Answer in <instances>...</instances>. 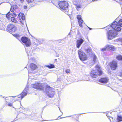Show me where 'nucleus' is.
Segmentation results:
<instances>
[{
  "label": "nucleus",
  "mask_w": 122,
  "mask_h": 122,
  "mask_svg": "<svg viewBox=\"0 0 122 122\" xmlns=\"http://www.w3.org/2000/svg\"><path fill=\"white\" fill-rule=\"evenodd\" d=\"M120 26L122 27V19H120L118 22H114L111 25V27L114 30H110L107 32V38L109 40L115 38L117 35V34L116 31H119L121 30Z\"/></svg>",
  "instance_id": "1"
},
{
  "label": "nucleus",
  "mask_w": 122,
  "mask_h": 122,
  "mask_svg": "<svg viewBox=\"0 0 122 122\" xmlns=\"http://www.w3.org/2000/svg\"><path fill=\"white\" fill-rule=\"evenodd\" d=\"M95 67L96 69H92L90 73V75L92 78H96L98 76L102 75L103 74V72L98 65H96Z\"/></svg>",
  "instance_id": "2"
},
{
  "label": "nucleus",
  "mask_w": 122,
  "mask_h": 122,
  "mask_svg": "<svg viewBox=\"0 0 122 122\" xmlns=\"http://www.w3.org/2000/svg\"><path fill=\"white\" fill-rule=\"evenodd\" d=\"M27 91L26 90H24L19 95L15 97H11V101L12 102L21 100L27 94Z\"/></svg>",
  "instance_id": "3"
},
{
  "label": "nucleus",
  "mask_w": 122,
  "mask_h": 122,
  "mask_svg": "<svg viewBox=\"0 0 122 122\" xmlns=\"http://www.w3.org/2000/svg\"><path fill=\"white\" fill-rule=\"evenodd\" d=\"M58 4L60 9L61 10H65L67 9L69 6V3L65 0L59 1Z\"/></svg>",
  "instance_id": "4"
},
{
  "label": "nucleus",
  "mask_w": 122,
  "mask_h": 122,
  "mask_svg": "<svg viewBox=\"0 0 122 122\" xmlns=\"http://www.w3.org/2000/svg\"><path fill=\"white\" fill-rule=\"evenodd\" d=\"M79 57L80 59L82 61L86 60L87 59V56L86 54L81 49L78 51Z\"/></svg>",
  "instance_id": "5"
},
{
  "label": "nucleus",
  "mask_w": 122,
  "mask_h": 122,
  "mask_svg": "<svg viewBox=\"0 0 122 122\" xmlns=\"http://www.w3.org/2000/svg\"><path fill=\"white\" fill-rule=\"evenodd\" d=\"M6 29L8 31L12 34L14 36L16 35L13 34L14 32H15L17 30L16 27L13 24L8 25Z\"/></svg>",
  "instance_id": "6"
},
{
  "label": "nucleus",
  "mask_w": 122,
  "mask_h": 122,
  "mask_svg": "<svg viewBox=\"0 0 122 122\" xmlns=\"http://www.w3.org/2000/svg\"><path fill=\"white\" fill-rule=\"evenodd\" d=\"M109 65L112 70H115L118 67V63L116 60H113L110 62Z\"/></svg>",
  "instance_id": "7"
},
{
  "label": "nucleus",
  "mask_w": 122,
  "mask_h": 122,
  "mask_svg": "<svg viewBox=\"0 0 122 122\" xmlns=\"http://www.w3.org/2000/svg\"><path fill=\"white\" fill-rule=\"evenodd\" d=\"M21 40L22 42L25 44L26 46L30 47V46L31 42L30 40L27 37H22L21 38Z\"/></svg>",
  "instance_id": "8"
},
{
  "label": "nucleus",
  "mask_w": 122,
  "mask_h": 122,
  "mask_svg": "<svg viewBox=\"0 0 122 122\" xmlns=\"http://www.w3.org/2000/svg\"><path fill=\"white\" fill-rule=\"evenodd\" d=\"M32 87L34 88L38 89L40 90H43L44 88L41 84L38 83H36L32 84Z\"/></svg>",
  "instance_id": "9"
},
{
  "label": "nucleus",
  "mask_w": 122,
  "mask_h": 122,
  "mask_svg": "<svg viewBox=\"0 0 122 122\" xmlns=\"http://www.w3.org/2000/svg\"><path fill=\"white\" fill-rule=\"evenodd\" d=\"M109 80L108 77H105L101 78L98 80V81L103 84H106L108 82Z\"/></svg>",
  "instance_id": "10"
},
{
  "label": "nucleus",
  "mask_w": 122,
  "mask_h": 122,
  "mask_svg": "<svg viewBox=\"0 0 122 122\" xmlns=\"http://www.w3.org/2000/svg\"><path fill=\"white\" fill-rule=\"evenodd\" d=\"M77 18L78 20L79 26L81 27H83L82 24L83 21L81 18V16L80 15H78L77 16Z\"/></svg>",
  "instance_id": "11"
},
{
  "label": "nucleus",
  "mask_w": 122,
  "mask_h": 122,
  "mask_svg": "<svg viewBox=\"0 0 122 122\" xmlns=\"http://www.w3.org/2000/svg\"><path fill=\"white\" fill-rule=\"evenodd\" d=\"M84 41V40L82 38H80L79 40H77L76 41V47L79 48Z\"/></svg>",
  "instance_id": "12"
},
{
  "label": "nucleus",
  "mask_w": 122,
  "mask_h": 122,
  "mask_svg": "<svg viewBox=\"0 0 122 122\" xmlns=\"http://www.w3.org/2000/svg\"><path fill=\"white\" fill-rule=\"evenodd\" d=\"M30 68L31 71L35 70L37 68V66L35 64L31 63L30 64Z\"/></svg>",
  "instance_id": "13"
},
{
  "label": "nucleus",
  "mask_w": 122,
  "mask_h": 122,
  "mask_svg": "<svg viewBox=\"0 0 122 122\" xmlns=\"http://www.w3.org/2000/svg\"><path fill=\"white\" fill-rule=\"evenodd\" d=\"M18 17L20 20L22 19L23 20H25V17L24 14L21 13L19 14Z\"/></svg>",
  "instance_id": "14"
},
{
  "label": "nucleus",
  "mask_w": 122,
  "mask_h": 122,
  "mask_svg": "<svg viewBox=\"0 0 122 122\" xmlns=\"http://www.w3.org/2000/svg\"><path fill=\"white\" fill-rule=\"evenodd\" d=\"M107 50H111L112 51H114L116 49L115 48L114 46H110L109 45L108 46H107Z\"/></svg>",
  "instance_id": "15"
},
{
  "label": "nucleus",
  "mask_w": 122,
  "mask_h": 122,
  "mask_svg": "<svg viewBox=\"0 0 122 122\" xmlns=\"http://www.w3.org/2000/svg\"><path fill=\"white\" fill-rule=\"evenodd\" d=\"M55 94L54 91H51L50 93L47 94V96L49 97H53Z\"/></svg>",
  "instance_id": "16"
},
{
  "label": "nucleus",
  "mask_w": 122,
  "mask_h": 122,
  "mask_svg": "<svg viewBox=\"0 0 122 122\" xmlns=\"http://www.w3.org/2000/svg\"><path fill=\"white\" fill-rule=\"evenodd\" d=\"M116 59L118 61H122V56L120 55H119L116 56Z\"/></svg>",
  "instance_id": "17"
},
{
  "label": "nucleus",
  "mask_w": 122,
  "mask_h": 122,
  "mask_svg": "<svg viewBox=\"0 0 122 122\" xmlns=\"http://www.w3.org/2000/svg\"><path fill=\"white\" fill-rule=\"evenodd\" d=\"M11 20L12 22L14 23H17L18 22V21L16 20V18L14 17H12L11 18Z\"/></svg>",
  "instance_id": "18"
},
{
  "label": "nucleus",
  "mask_w": 122,
  "mask_h": 122,
  "mask_svg": "<svg viewBox=\"0 0 122 122\" xmlns=\"http://www.w3.org/2000/svg\"><path fill=\"white\" fill-rule=\"evenodd\" d=\"M81 114H76L73 116L74 117L76 120L77 121L79 117L80 116Z\"/></svg>",
  "instance_id": "19"
},
{
  "label": "nucleus",
  "mask_w": 122,
  "mask_h": 122,
  "mask_svg": "<svg viewBox=\"0 0 122 122\" xmlns=\"http://www.w3.org/2000/svg\"><path fill=\"white\" fill-rule=\"evenodd\" d=\"M85 51L87 53L92 52V50L91 47H89L85 50Z\"/></svg>",
  "instance_id": "20"
},
{
  "label": "nucleus",
  "mask_w": 122,
  "mask_h": 122,
  "mask_svg": "<svg viewBox=\"0 0 122 122\" xmlns=\"http://www.w3.org/2000/svg\"><path fill=\"white\" fill-rule=\"evenodd\" d=\"M6 102H12L11 97H6L5 99Z\"/></svg>",
  "instance_id": "21"
},
{
  "label": "nucleus",
  "mask_w": 122,
  "mask_h": 122,
  "mask_svg": "<svg viewBox=\"0 0 122 122\" xmlns=\"http://www.w3.org/2000/svg\"><path fill=\"white\" fill-rule=\"evenodd\" d=\"M46 66L50 69L52 68L55 67L54 65L52 64H50L49 65Z\"/></svg>",
  "instance_id": "22"
},
{
  "label": "nucleus",
  "mask_w": 122,
  "mask_h": 122,
  "mask_svg": "<svg viewBox=\"0 0 122 122\" xmlns=\"http://www.w3.org/2000/svg\"><path fill=\"white\" fill-rule=\"evenodd\" d=\"M117 120L118 122L122 121V117L121 116H117Z\"/></svg>",
  "instance_id": "23"
},
{
  "label": "nucleus",
  "mask_w": 122,
  "mask_h": 122,
  "mask_svg": "<svg viewBox=\"0 0 122 122\" xmlns=\"http://www.w3.org/2000/svg\"><path fill=\"white\" fill-rule=\"evenodd\" d=\"M6 17L8 19L10 18V12H9L6 15Z\"/></svg>",
  "instance_id": "24"
},
{
  "label": "nucleus",
  "mask_w": 122,
  "mask_h": 122,
  "mask_svg": "<svg viewBox=\"0 0 122 122\" xmlns=\"http://www.w3.org/2000/svg\"><path fill=\"white\" fill-rule=\"evenodd\" d=\"M27 2L29 4H30L32 3L34 0H26Z\"/></svg>",
  "instance_id": "25"
},
{
  "label": "nucleus",
  "mask_w": 122,
  "mask_h": 122,
  "mask_svg": "<svg viewBox=\"0 0 122 122\" xmlns=\"http://www.w3.org/2000/svg\"><path fill=\"white\" fill-rule=\"evenodd\" d=\"M97 58L96 56L94 55L93 58V61L94 62H96Z\"/></svg>",
  "instance_id": "26"
},
{
  "label": "nucleus",
  "mask_w": 122,
  "mask_h": 122,
  "mask_svg": "<svg viewBox=\"0 0 122 122\" xmlns=\"http://www.w3.org/2000/svg\"><path fill=\"white\" fill-rule=\"evenodd\" d=\"M12 6L15 10L17 9L18 8L17 5H15Z\"/></svg>",
  "instance_id": "27"
},
{
  "label": "nucleus",
  "mask_w": 122,
  "mask_h": 122,
  "mask_svg": "<svg viewBox=\"0 0 122 122\" xmlns=\"http://www.w3.org/2000/svg\"><path fill=\"white\" fill-rule=\"evenodd\" d=\"M15 10L12 7V6H11V7L10 9V11L12 12H13Z\"/></svg>",
  "instance_id": "28"
},
{
  "label": "nucleus",
  "mask_w": 122,
  "mask_h": 122,
  "mask_svg": "<svg viewBox=\"0 0 122 122\" xmlns=\"http://www.w3.org/2000/svg\"><path fill=\"white\" fill-rule=\"evenodd\" d=\"M66 72L67 73H69L70 72V71L69 69H67L66 70Z\"/></svg>",
  "instance_id": "29"
},
{
  "label": "nucleus",
  "mask_w": 122,
  "mask_h": 122,
  "mask_svg": "<svg viewBox=\"0 0 122 122\" xmlns=\"http://www.w3.org/2000/svg\"><path fill=\"white\" fill-rule=\"evenodd\" d=\"M7 104V106H8L10 107L12 106V104L11 103H8Z\"/></svg>",
  "instance_id": "30"
},
{
  "label": "nucleus",
  "mask_w": 122,
  "mask_h": 122,
  "mask_svg": "<svg viewBox=\"0 0 122 122\" xmlns=\"http://www.w3.org/2000/svg\"><path fill=\"white\" fill-rule=\"evenodd\" d=\"M81 5H76V8L77 9H79L81 7Z\"/></svg>",
  "instance_id": "31"
},
{
  "label": "nucleus",
  "mask_w": 122,
  "mask_h": 122,
  "mask_svg": "<svg viewBox=\"0 0 122 122\" xmlns=\"http://www.w3.org/2000/svg\"><path fill=\"white\" fill-rule=\"evenodd\" d=\"M46 89H50L51 88V87H50L48 85H47L46 87Z\"/></svg>",
  "instance_id": "32"
},
{
  "label": "nucleus",
  "mask_w": 122,
  "mask_h": 122,
  "mask_svg": "<svg viewBox=\"0 0 122 122\" xmlns=\"http://www.w3.org/2000/svg\"><path fill=\"white\" fill-rule=\"evenodd\" d=\"M97 0H87L89 1L90 2H92V1H97Z\"/></svg>",
  "instance_id": "33"
},
{
  "label": "nucleus",
  "mask_w": 122,
  "mask_h": 122,
  "mask_svg": "<svg viewBox=\"0 0 122 122\" xmlns=\"http://www.w3.org/2000/svg\"><path fill=\"white\" fill-rule=\"evenodd\" d=\"M119 76L121 77H122V72H120V74Z\"/></svg>",
  "instance_id": "34"
},
{
  "label": "nucleus",
  "mask_w": 122,
  "mask_h": 122,
  "mask_svg": "<svg viewBox=\"0 0 122 122\" xmlns=\"http://www.w3.org/2000/svg\"><path fill=\"white\" fill-rule=\"evenodd\" d=\"M16 14L15 13H13V14L12 16H16Z\"/></svg>",
  "instance_id": "35"
},
{
  "label": "nucleus",
  "mask_w": 122,
  "mask_h": 122,
  "mask_svg": "<svg viewBox=\"0 0 122 122\" xmlns=\"http://www.w3.org/2000/svg\"><path fill=\"white\" fill-rule=\"evenodd\" d=\"M107 49V47H106V48H103L102 49V50L103 51H106Z\"/></svg>",
  "instance_id": "36"
},
{
  "label": "nucleus",
  "mask_w": 122,
  "mask_h": 122,
  "mask_svg": "<svg viewBox=\"0 0 122 122\" xmlns=\"http://www.w3.org/2000/svg\"><path fill=\"white\" fill-rule=\"evenodd\" d=\"M27 7V6L26 5H24V8L25 9H26Z\"/></svg>",
  "instance_id": "37"
},
{
  "label": "nucleus",
  "mask_w": 122,
  "mask_h": 122,
  "mask_svg": "<svg viewBox=\"0 0 122 122\" xmlns=\"http://www.w3.org/2000/svg\"><path fill=\"white\" fill-rule=\"evenodd\" d=\"M20 1L21 2H23L24 1V0H20Z\"/></svg>",
  "instance_id": "38"
},
{
  "label": "nucleus",
  "mask_w": 122,
  "mask_h": 122,
  "mask_svg": "<svg viewBox=\"0 0 122 122\" xmlns=\"http://www.w3.org/2000/svg\"><path fill=\"white\" fill-rule=\"evenodd\" d=\"M20 22H21V23H22V24H23V22H22V21H21V20H20Z\"/></svg>",
  "instance_id": "39"
},
{
  "label": "nucleus",
  "mask_w": 122,
  "mask_h": 122,
  "mask_svg": "<svg viewBox=\"0 0 122 122\" xmlns=\"http://www.w3.org/2000/svg\"><path fill=\"white\" fill-rule=\"evenodd\" d=\"M112 118V119H113V118H112V117H110V118Z\"/></svg>",
  "instance_id": "40"
},
{
  "label": "nucleus",
  "mask_w": 122,
  "mask_h": 122,
  "mask_svg": "<svg viewBox=\"0 0 122 122\" xmlns=\"http://www.w3.org/2000/svg\"><path fill=\"white\" fill-rule=\"evenodd\" d=\"M109 28H107L106 29V30H107V29H109Z\"/></svg>",
  "instance_id": "41"
},
{
  "label": "nucleus",
  "mask_w": 122,
  "mask_h": 122,
  "mask_svg": "<svg viewBox=\"0 0 122 122\" xmlns=\"http://www.w3.org/2000/svg\"><path fill=\"white\" fill-rule=\"evenodd\" d=\"M89 28L90 29V30H91V29H91V28Z\"/></svg>",
  "instance_id": "42"
},
{
  "label": "nucleus",
  "mask_w": 122,
  "mask_h": 122,
  "mask_svg": "<svg viewBox=\"0 0 122 122\" xmlns=\"http://www.w3.org/2000/svg\"><path fill=\"white\" fill-rule=\"evenodd\" d=\"M122 1V0H121Z\"/></svg>",
  "instance_id": "43"
}]
</instances>
